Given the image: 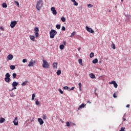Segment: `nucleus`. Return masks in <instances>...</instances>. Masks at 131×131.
<instances>
[{
	"instance_id": "f257e3e1",
	"label": "nucleus",
	"mask_w": 131,
	"mask_h": 131,
	"mask_svg": "<svg viewBox=\"0 0 131 131\" xmlns=\"http://www.w3.org/2000/svg\"><path fill=\"white\" fill-rule=\"evenodd\" d=\"M42 5H43V2L42 0H39L37 2V4L36 5V9L37 11H40V9L42 7Z\"/></svg>"
},
{
	"instance_id": "f03ea898",
	"label": "nucleus",
	"mask_w": 131,
	"mask_h": 131,
	"mask_svg": "<svg viewBox=\"0 0 131 131\" xmlns=\"http://www.w3.org/2000/svg\"><path fill=\"white\" fill-rule=\"evenodd\" d=\"M57 31L55 30H51L50 32V38H54L55 35L57 34Z\"/></svg>"
},
{
	"instance_id": "7ed1b4c3",
	"label": "nucleus",
	"mask_w": 131,
	"mask_h": 131,
	"mask_svg": "<svg viewBox=\"0 0 131 131\" xmlns=\"http://www.w3.org/2000/svg\"><path fill=\"white\" fill-rule=\"evenodd\" d=\"M42 62H43V64H42L43 68H49L50 67V64H49V63L47 62V60H43Z\"/></svg>"
},
{
	"instance_id": "20e7f679",
	"label": "nucleus",
	"mask_w": 131,
	"mask_h": 131,
	"mask_svg": "<svg viewBox=\"0 0 131 131\" xmlns=\"http://www.w3.org/2000/svg\"><path fill=\"white\" fill-rule=\"evenodd\" d=\"M17 25V21L14 20L11 22L10 27L11 28H14Z\"/></svg>"
},
{
	"instance_id": "39448f33",
	"label": "nucleus",
	"mask_w": 131,
	"mask_h": 131,
	"mask_svg": "<svg viewBox=\"0 0 131 131\" xmlns=\"http://www.w3.org/2000/svg\"><path fill=\"white\" fill-rule=\"evenodd\" d=\"M35 64V61L31 59L30 61L29 64H28V67H33V66Z\"/></svg>"
},
{
	"instance_id": "423d86ee",
	"label": "nucleus",
	"mask_w": 131,
	"mask_h": 131,
	"mask_svg": "<svg viewBox=\"0 0 131 131\" xmlns=\"http://www.w3.org/2000/svg\"><path fill=\"white\" fill-rule=\"evenodd\" d=\"M109 84H113L115 89H117V86H118V85L115 81H112L111 82H110Z\"/></svg>"
},
{
	"instance_id": "0eeeda50",
	"label": "nucleus",
	"mask_w": 131,
	"mask_h": 131,
	"mask_svg": "<svg viewBox=\"0 0 131 131\" xmlns=\"http://www.w3.org/2000/svg\"><path fill=\"white\" fill-rule=\"evenodd\" d=\"M86 30H87L88 32H90V33H95V31H93V29L89 28L88 26H86Z\"/></svg>"
},
{
	"instance_id": "6e6552de",
	"label": "nucleus",
	"mask_w": 131,
	"mask_h": 131,
	"mask_svg": "<svg viewBox=\"0 0 131 131\" xmlns=\"http://www.w3.org/2000/svg\"><path fill=\"white\" fill-rule=\"evenodd\" d=\"M13 123L15 125H18V124H19L18 121V117H16L14 118V120H13Z\"/></svg>"
},
{
	"instance_id": "1a4fd4ad",
	"label": "nucleus",
	"mask_w": 131,
	"mask_h": 131,
	"mask_svg": "<svg viewBox=\"0 0 131 131\" xmlns=\"http://www.w3.org/2000/svg\"><path fill=\"white\" fill-rule=\"evenodd\" d=\"M51 11H52L53 15H57V11L56 10L55 7H52L51 8Z\"/></svg>"
},
{
	"instance_id": "9d476101",
	"label": "nucleus",
	"mask_w": 131,
	"mask_h": 131,
	"mask_svg": "<svg viewBox=\"0 0 131 131\" xmlns=\"http://www.w3.org/2000/svg\"><path fill=\"white\" fill-rule=\"evenodd\" d=\"M38 121L40 125L43 124V121L42 120V119L40 118H38Z\"/></svg>"
},
{
	"instance_id": "9b49d317",
	"label": "nucleus",
	"mask_w": 131,
	"mask_h": 131,
	"mask_svg": "<svg viewBox=\"0 0 131 131\" xmlns=\"http://www.w3.org/2000/svg\"><path fill=\"white\" fill-rule=\"evenodd\" d=\"M8 60H12V59H13V58H14V56L13 55H12L11 54H9L7 56V57Z\"/></svg>"
},
{
	"instance_id": "f8f14e48",
	"label": "nucleus",
	"mask_w": 131,
	"mask_h": 131,
	"mask_svg": "<svg viewBox=\"0 0 131 131\" xmlns=\"http://www.w3.org/2000/svg\"><path fill=\"white\" fill-rule=\"evenodd\" d=\"M89 76L90 77H91V78L92 79L96 78V76H95L94 74L93 73L89 74Z\"/></svg>"
},
{
	"instance_id": "ddd939ff",
	"label": "nucleus",
	"mask_w": 131,
	"mask_h": 131,
	"mask_svg": "<svg viewBox=\"0 0 131 131\" xmlns=\"http://www.w3.org/2000/svg\"><path fill=\"white\" fill-rule=\"evenodd\" d=\"M53 66V68H54L55 69H57V66H58V63L54 62Z\"/></svg>"
},
{
	"instance_id": "4468645a",
	"label": "nucleus",
	"mask_w": 131,
	"mask_h": 131,
	"mask_svg": "<svg viewBox=\"0 0 131 131\" xmlns=\"http://www.w3.org/2000/svg\"><path fill=\"white\" fill-rule=\"evenodd\" d=\"M84 107H85V104H84V103H82L79 106L78 110H79V109H81V108H84Z\"/></svg>"
},
{
	"instance_id": "2eb2a0df",
	"label": "nucleus",
	"mask_w": 131,
	"mask_h": 131,
	"mask_svg": "<svg viewBox=\"0 0 131 131\" xmlns=\"http://www.w3.org/2000/svg\"><path fill=\"white\" fill-rule=\"evenodd\" d=\"M6 121V119L4 118H0V123H4Z\"/></svg>"
},
{
	"instance_id": "dca6fc26",
	"label": "nucleus",
	"mask_w": 131,
	"mask_h": 131,
	"mask_svg": "<svg viewBox=\"0 0 131 131\" xmlns=\"http://www.w3.org/2000/svg\"><path fill=\"white\" fill-rule=\"evenodd\" d=\"M18 84H19V83H18L16 81H14V82H13V83L12 84V86H17V85H18Z\"/></svg>"
},
{
	"instance_id": "f3484780",
	"label": "nucleus",
	"mask_w": 131,
	"mask_h": 131,
	"mask_svg": "<svg viewBox=\"0 0 131 131\" xmlns=\"http://www.w3.org/2000/svg\"><path fill=\"white\" fill-rule=\"evenodd\" d=\"M30 38L31 40H32L33 41H34V39L35 38V37L34 35H30Z\"/></svg>"
},
{
	"instance_id": "a211bd4d",
	"label": "nucleus",
	"mask_w": 131,
	"mask_h": 131,
	"mask_svg": "<svg viewBox=\"0 0 131 131\" xmlns=\"http://www.w3.org/2000/svg\"><path fill=\"white\" fill-rule=\"evenodd\" d=\"M11 77V75L9 73H7L5 75V78H10Z\"/></svg>"
},
{
	"instance_id": "6ab92c4d",
	"label": "nucleus",
	"mask_w": 131,
	"mask_h": 131,
	"mask_svg": "<svg viewBox=\"0 0 131 131\" xmlns=\"http://www.w3.org/2000/svg\"><path fill=\"white\" fill-rule=\"evenodd\" d=\"M92 63H93V64H97V63H98V59L97 58L93 59Z\"/></svg>"
},
{
	"instance_id": "aec40b11",
	"label": "nucleus",
	"mask_w": 131,
	"mask_h": 131,
	"mask_svg": "<svg viewBox=\"0 0 131 131\" xmlns=\"http://www.w3.org/2000/svg\"><path fill=\"white\" fill-rule=\"evenodd\" d=\"M5 80L6 82H9L10 80H11V78H5Z\"/></svg>"
},
{
	"instance_id": "412c9836",
	"label": "nucleus",
	"mask_w": 131,
	"mask_h": 131,
	"mask_svg": "<svg viewBox=\"0 0 131 131\" xmlns=\"http://www.w3.org/2000/svg\"><path fill=\"white\" fill-rule=\"evenodd\" d=\"M27 82H28V81H26L24 82L21 84L22 86H25V85H26L27 84Z\"/></svg>"
},
{
	"instance_id": "4be33fe9",
	"label": "nucleus",
	"mask_w": 131,
	"mask_h": 131,
	"mask_svg": "<svg viewBox=\"0 0 131 131\" xmlns=\"http://www.w3.org/2000/svg\"><path fill=\"white\" fill-rule=\"evenodd\" d=\"M2 7H3V8H7L8 7V5H7V3H4L2 4Z\"/></svg>"
},
{
	"instance_id": "5701e85b",
	"label": "nucleus",
	"mask_w": 131,
	"mask_h": 131,
	"mask_svg": "<svg viewBox=\"0 0 131 131\" xmlns=\"http://www.w3.org/2000/svg\"><path fill=\"white\" fill-rule=\"evenodd\" d=\"M34 31H35V32H38V31H39V29L37 27H35L34 29Z\"/></svg>"
},
{
	"instance_id": "b1692460",
	"label": "nucleus",
	"mask_w": 131,
	"mask_h": 131,
	"mask_svg": "<svg viewBox=\"0 0 131 131\" xmlns=\"http://www.w3.org/2000/svg\"><path fill=\"white\" fill-rule=\"evenodd\" d=\"M16 67H15V66L14 65H11L10 66V69H11V70H14V69H15Z\"/></svg>"
},
{
	"instance_id": "393cba45",
	"label": "nucleus",
	"mask_w": 131,
	"mask_h": 131,
	"mask_svg": "<svg viewBox=\"0 0 131 131\" xmlns=\"http://www.w3.org/2000/svg\"><path fill=\"white\" fill-rule=\"evenodd\" d=\"M64 45H60L59 46V48L60 50H64Z\"/></svg>"
},
{
	"instance_id": "a878e982",
	"label": "nucleus",
	"mask_w": 131,
	"mask_h": 131,
	"mask_svg": "<svg viewBox=\"0 0 131 131\" xmlns=\"http://www.w3.org/2000/svg\"><path fill=\"white\" fill-rule=\"evenodd\" d=\"M61 73V70H58L57 72H56V74L57 75H60Z\"/></svg>"
},
{
	"instance_id": "bb28decb",
	"label": "nucleus",
	"mask_w": 131,
	"mask_h": 131,
	"mask_svg": "<svg viewBox=\"0 0 131 131\" xmlns=\"http://www.w3.org/2000/svg\"><path fill=\"white\" fill-rule=\"evenodd\" d=\"M63 89L67 90V91H70V88H69L67 86L63 87Z\"/></svg>"
},
{
	"instance_id": "cd10ccee",
	"label": "nucleus",
	"mask_w": 131,
	"mask_h": 131,
	"mask_svg": "<svg viewBox=\"0 0 131 131\" xmlns=\"http://www.w3.org/2000/svg\"><path fill=\"white\" fill-rule=\"evenodd\" d=\"M111 47L112 48V49H113V50H115V49H116V47H115V44L113 43L111 45Z\"/></svg>"
},
{
	"instance_id": "c85d7f7f",
	"label": "nucleus",
	"mask_w": 131,
	"mask_h": 131,
	"mask_svg": "<svg viewBox=\"0 0 131 131\" xmlns=\"http://www.w3.org/2000/svg\"><path fill=\"white\" fill-rule=\"evenodd\" d=\"M35 38H37V37H38L39 34L38 33V32H35Z\"/></svg>"
},
{
	"instance_id": "c756f323",
	"label": "nucleus",
	"mask_w": 131,
	"mask_h": 131,
	"mask_svg": "<svg viewBox=\"0 0 131 131\" xmlns=\"http://www.w3.org/2000/svg\"><path fill=\"white\" fill-rule=\"evenodd\" d=\"M61 20L62 22H65V21H66V18L64 17H62L61 18Z\"/></svg>"
},
{
	"instance_id": "7c9ffc66",
	"label": "nucleus",
	"mask_w": 131,
	"mask_h": 131,
	"mask_svg": "<svg viewBox=\"0 0 131 131\" xmlns=\"http://www.w3.org/2000/svg\"><path fill=\"white\" fill-rule=\"evenodd\" d=\"M76 33V32H73V33H72L70 37H72L73 36H74V35H75Z\"/></svg>"
},
{
	"instance_id": "2f4dec72",
	"label": "nucleus",
	"mask_w": 131,
	"mask_h": 131,
	"mask_svg": "<svg viewBox=\"0 0 131 131\" xmlns=\"http://www.w3.org/2000/svg\"><path fill=\"white\" fill-rule=\"evenodd\" d=\"M94 56H95V54H94V53L92 52L90 53V58H93V57H94Z\"/></svg>"
},
{
	"instance_id": "473e14b6",
	"label": "nucleus",
	"mask_w": 131,
	"mask_h": 131,
	"mask_svg": "<svg viewBox=\"0 0 131 131\" xmlns=\"http://www.w3.org/2000/svg\"><path fill=\"white\" fill-rule=\"evenodd\" d=\"M79 64H80V65H82V59H79L78 60Z\"/></svg>"
},
{
	"instance_id": "72a5a7b5",
	"label": "nucleus",
	"mask_w": 131,
	"mask_h": 131,
	"mask_svg": "<svg viewBox=\"0 0 131 131\" xmlns=\"http://www.w3.org/2000/svg\"><path fill=\"white\" fill-rule=\"evenodd\" d=\"M13 78V79H15L16 78V77L17 76V74L16 73H13L12 74Z\"/></svg>"
},
{
	"instance_id": "f704fd0d",
	"label": "nucleus",
	"mask_w": 131,
	"mask_h": 131,
	"mask_svg": "<svg viewBox=\"0 0 131 131\" xmlns=\"http://www.w3.org/2000/svg\"><path fill=\"white\" fill-rule=\"evenodd\" d=\"M56 27L57 29H60L61 28V25H56Z\"/></svg>"
},
{
	"instance_id": "c9c22d12",
	"label": "nucleus",
	"mask_w": 131,
	"mask_h": 131,
	"mask_svg": "<svg viewBox=\"0 0 131 131\" xmlns=\"http://www.w3.org/2000/svg\"><path fill=\"white\" fill-rule=\"evenodd\" d=\"M42 118H43V120H46V119H47V115H46V114H43Z\"/></svg>"
},
{
	"instance_id": "e433bc0d",
	"label": "nucleus",
	"mask_w": 131,
	"mask_h": 131,
	"mask_svg": "<svg viewBox=\"0 0 131 131\" xmlns=\"http://www.w3.org/2000/svg\"><path fill=\"white\" fill-rule=\"evenodd\" d=\"M35 98V94H33L32 95V100L33 101V100H34Z\"/></svg>"
},
{
	"instance_id": "4c0bfd02",
	"label": "nucleus",
	"mask_w": 131,
	"mask_h": 131,
	"mask_svg": "<svg viewBox=\"0 0 131 131\" xmlns=\"http://www.w3.org/2000/svg\"><path fill=\"white\" fill-rule=\"evenodd\" d=\"M73 3H74V6H78V3H77L76 1H74Z\"/></svg>"
},
{
	"instance_id": "58836bf2",
	"label": "nucleus",
	"mask_w": 131,
	"mask_h": 131,
	"mask_svg": "<svg viewBox=\"0 0 131 131\" xmlns=\"http://www.w3.org/2000/svg\"><path fill=\"white\" fill-rule=\"evenodd\" d=\"M88 8H93V6L92 4H89L88 5Z\"/></svg>"
},
{
	"instance_id": "ea45409f",
	"label": "nucleus",
	"mask_w": 131,
	"mask_h": 131,
	"mask_svg": "<svg viewBox=\"0 0 131 131\" xmlns=\"http://www.w3.org/2000/svg\"><path fill=\"white\" fill-rule=\"evenodd\" d=\"M61 30H62V31H65V30H66V28H65V27L62 26V28H61Z\"/></svg>"
},
{
	"instance_id": "a19ab883",
	"label": "nucleus",
	"mask_w": 131,
	"mask_h": 131,
	"mask_svg": "<svg viewBox=\"0 0 131 131\" xmlns=\"http://www.w3.org/2000/svg\"><path fill=\"white\" fill-rule=\"evenodd\" d=\"M58 91H59V93H60L61 94H63V91H62V90L59 89H58Z\"/></svg>"
},
{
	"instance_id": "79ce46f5",
	"label": "nucleus",
	"mask_w": 131,
	"mask_h": 131,
	"mask_svg": "<svg viewBox=\"0 0 131 131\" xmlns=\"http://www.w3.org/2000/svg\"><path fill=\"white\" fill-rule=\"evenodd\" d=\"M35 103H36V105H39V101H38V100L36 101Z\"/></svg>"
},
{
	"instance_id": "37998d69",
	"label": "nucleus",
	"mask_w": 131,
	"mask_h": 131,
	"mask_svg": "<svg viewBox=\"0 0 131 131\" xmlns=\"http://www.w3.org/2000/svg\"><path fill=\"white\" fill-rule=\"evenodd\" d=\"M125 128H124V127H122L121 128V129L120 130V131H125Z\"/></svg>"
},
{
	"instance_id": "c03bdc74",
	"label": "nucleus",
	"mask_w": 131,
	"mask_h": 131,
	"mask_svg": "<svg viewBox=\"0 0 131 131\" xmlns=\"http://www.w3.org/2000/svg\"><path fill=\"white\" fill-rule=\"evenodd\" d=\"M15 4H16V5H17L18 7L19 8V7L20 6L19 5V3L18 2H17V1H15Z\"/></svg>"
},
{
	"instance_id": "a18cd8bd",
	"label": "nucleus",
	"mask_w": 131,
	"mask_h": 131,
	"mask_svg": "<svg viewBox=\"0 0 131 131\" xmlns=\"http://www.w3.org/2000/svg\"><path fill=\"white\" fill-rule=\"evenodd\" d=\"M23 63H26V62H27V59H24L23 60Z\"/></svg>"
},
{
	"instance_id": "49530a36",
	"label": "nucleus",
	"mask_w": 131,
	"mask_h": 131,
	"mask_svg": "<svg viewBox=\"0 0 131 131\" xmlns=\"http://www.w3.org/2000/svg\"><path fill=\"white\" fill-rule=\"evenodd\" d=\"M67 126H70V123L69 122H67Z\"/></svg>"
},
{
	"instance_id": "de8ad7c7",
	"label": "nucleus",
	"mask_w": 131,
	"mask_h": 131,
	"mask_svg": "<svg viewBox=\"0 0 131 131\" xmlns=\"http://www.w3.org/2000/svg\"><path fill=\"white\" fill-rule=\"evenodd\" d=\"M78 85H79V88H81L82 85L81 84V83H79Z\"/></svg>"
},
{
	"instance_id": "09e8293b",
	"label": "nucleus",
	"mask_w": 131,
	"mask_h": 131,
	"mask_svg": "<svg viewBox=\"0 0 131 131\" xmlns=\"http://www.w3.org/2000/svg\"><path fill=\"white\" fill-rule=\"evenodd\" d=\"M13 88L11 90V91H14V90H16L17 88H16V86H13Z\"/></svg>"
},
{
	"instance_id": "8fccbe9b",
	"label": "nucleus",
	"mask_w": 131,
	"mask_h": 131,
	"mask_svg": "<svg viewBox=\"0 0 131 131\" xmlns=\"http://www.w3.org/2000/svg\"><path fill=\"white\" fill-rule=\"evenodd\" d=\"M113 97L114 98H117V96H116V94L115 93L113 94Z\"/></svg>"
},
{
	"instance_id": "3c124183",
	"label": "nucleus",
	"mask_w": 131,
	"mask_h": 131,
	"mask_svg": "<svg viewBox=\"0 0 131 131\" xmlns=\"http://www.w3.org/2000/svg\"><path fill=\"white\" fill-rule=\"evenodd\" d=\"M0 29H1V30H2V31H4V30H5L4 29V28H3V27H0Z\"/></svg>"
},
{
	"instance_id": "603ef678",
	"label": "nucleus",
	"mask_w": 131,
	"mask_h": 131,
	"mask_svg": "<svg viewBox=\"0 0 131 131\" xmlns=\"http://www.w3.org/2000/svg\"><path fill=\"white\" fill-rule=\"evenodd\" d=\"M75 89V87H72L71 89H70V91H73Z\"/></svg>"
},
{
	"instance_id": "864d4df0",
	"label": "nucleus",
	"mask_w": 131,
	"mask_h": 131,
	"mask_svg": "<svg viewBox=\"0 0 131 131\" xmlns=\"http://www.w3.org/2000/svg\"><path fill=\"white\" fill-rule=\"evenodd\" d=\"M63 45H64V46L66 45V41H63Z\"/></svg>"
},
{
	"instance_id": "5fc2aeb1",
	"label": "nucleus",
	"mask_w": 131,
	"mask_h": 131,
	"mask_svg": "<svg viewBox=\"0 0 131 131\" xmlns=\"http://www.w3.org/2000/svg\"><path fill=\"white\" fill-rule=\"evenodd\" d=\"M126 107H127V108H129V104H127V105H126Z\"/></svg>"
},
{
	"instance_id": "6e6d98bb",
	"label": "nucleus",
	"mask_w": 131,
	"mask_h": 131,
	"mask_svg": "<svg viewBox=\"0 0 131 131\" xmlns=\"http://www.w3.org/2000/svg\"><path fill=\"white\" fill-rule=\"evenodd\" d=\"M123 120L124 121H125V120H126V119L125 118H123Z\"/></svg>"
},
{
	"instance_id": "4d7b16f0",
	"label": "nucleus",
	"mask_w": 131,
	"mask_h": 131,
	"mask_svg": "<svg viewBox=\"0 0 131 131\" xmlns=\"http://www.w3.org/2000/svg\"><path fill=\"white\" fill-rule=\"evenodd\" d=\"M81 48H79L78 49V51L79 52L80 51V49H81Z\"/></svg>"
},
{
	"instance_id": "13d9d810",
	"label": "nucleus",
	"mask_w": 131,
	"mask_h": 131,
	"mask_svg": "<svg viewBox=\"0 0 131 131\" xmlns=\"http://www.w3.org/2000/svg\"><path fill=\"white\" fill-rule=\"evenodd\" d=\"M88 103H89V104H92V102H90V101H88Z\"/></svg>"
},
{
	"instance_id": "bf43d9fd",
	"label": "nucleus",
	"mask_w": 131,
	"mask_h": 131,
	"mask_svg": "<svg viewBox=\"0 0 131 131\" xmlns=\"http://www.w3.org/2000/svg\"><path fill=\"white\" fill-rule=\"evenodd\" d=\"M79 88V91H80V92H81V88Z\"/></svg>"
},
{
	"instance_id": "052dcab7",
	"label": "nucleus",
	"mask_w": 131,
	"mask_h": 131,
	"mask_svg": "<svg viewBox=\"0 0 131 131\" xmlns=\"http://www.w3.org/2000/svg\"><path fill=\"white\" fill-rule=\"evenodd\" d=\"M71 2H72V3H74V2H75V0H71Z\"/></svg>"
},
{
	"instance_id": "680f3d73",
	"label": "nucleus",
	"mask_w": 131,
	"mask_h": 131,
	"mask_svg": "<svg viewBox=\"0 0 131 131\" xmlns=\"http://www.w3.org/2000/svg\"><path fill=\"white\" fill-rule=\"evenodd\" d=\"M108 12H109V13H111V10H109Z\"/></svg>"
},
{
	"instance_id": "e2e57ef3",
	"label": "nucleus",
	"mask_w": 131,
	"mask_h": 131,
	"mask_svg": "<svg viewBox=\"0 0 131 131\" xmlns=\"http://www.w3.org/2000/svg\"><path fill=\"white\" fill-rule=\"evenodd\" d=\"M127 17H128V18H130V15H128V16H127Z\"/></svg>"
},
{
	"instance_id": "0e129e2a",
	"label": "nucleus",
	"mask_w": 131,
	"mask_h": 131,
	"mask_svg": "<svg viewBox=\"0 0 131 131\" xmlns=\"http://www.w3.org/2000/svg\"><path fill=\"white\" fill-rule=\"evenodd\" d=\"M72 124H73V125H76V124H75V123H73Z\"/></svg>"
},
{
	"instance_id": "69168bd1",
	"label": "nucleus",
	"mask_w": 131,
	"mask_h": 131,
	"mask_svg": "<svg viewBox=\"0 0 131 131\" xmlns=\"http://www.w3.org/2000/svg\"><path fill=\"white\" fill-rule=\"evenodd\" d=\"M121 2H123V0H121Z\"/></svg>"
},
{
	"instance_id": "338daca9",
	"label": "nucleus",
	"mask_w": 131,
	"mask_h": 131,
	"mask_svg": "<svg viewBox=\"0 0 131 131\" xmlns=\"http://www.w3.org/2000/svg\"><path fill=\"white\" fill-rule=\"evenodd\" d=\"M0 53H1V51H0Z\"/></svg>"
}]
</instances>
